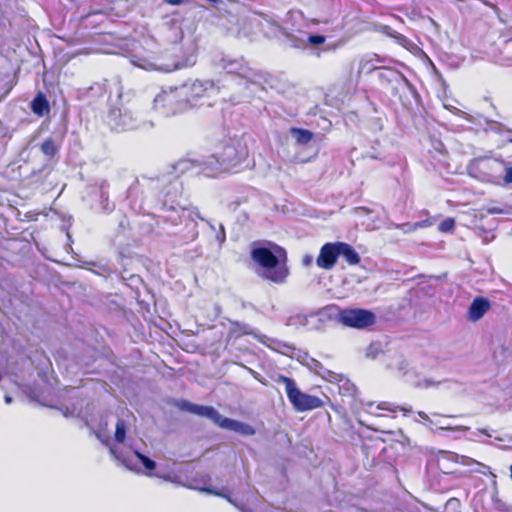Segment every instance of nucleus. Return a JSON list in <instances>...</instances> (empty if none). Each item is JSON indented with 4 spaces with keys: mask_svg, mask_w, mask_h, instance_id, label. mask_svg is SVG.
<instances>
[{
    "mask_svg": "<svg viewBox=\"0 0 512 512\" xmlns=\"http://www.w3.org/2000/svg\"><path fill=\"white\" fill-rule=\"evenodd\" d=\"M107 426V422H105L104 425L101 424L99 429L95 431V435L103 445L109 448V452L113 458L132 471L139 472L141 471V467H144L147 474L150 475V472L155 469L156 463L141 454L130 443H127L126 422L123 419H119L116 422L113 438L110 437Z\"/></svg>",
    "mask_w": 512,
    "mask_h": 512,
    "instance_id": "1",
    "label": "nucleus"
},
{
    "mask_svg": "<svg viewBox=\"0 0 512 512\" xmlns=\"http://www.w3.org/2000/svg\"><path fill=\"white\" fill-rule=\"evenodd\" d=\"M251 259L258 265L257 273L276 284H283L289 275L286 250L270 241L254 242Z\"/></svg>",
    "mask_w": 512,
    "mask_h": 512,
    "instance_id": "2",
    "label": "nucleus"
},
{
    "mask_svg": "<svg viewBox=\"0 0 512 512\" xmlns=\"http://www.w3.org/2000/svg\"><path fill=\"white\" fill-rule=\"evenodd\" d=\"M248 156V148L242 138H233L220 145L215 154L202 163V172L209 177L236 167Z\"/></svg>",
    "mask_w": 512,
    "mask_h": 512,
    "instance_id": "3",
    "label": "nucleus"
},
{
    "mask_svg": "<svg viewBox=\"0 0 512 512\" xmlns=\"http://www.w3.org/2000/svg\"><path fill=\"white\" fill-rule=\"evenodd\" d=\"M190 216L191 212L180 201H176L171 192L168 191L165 194L159 218L163 223H169L172 226H177L185 219L187 232L182 236L184 242L194 241L198 236L197 223Z\"/></svg>",
    "mask_w": 512,
    "mask_h": 512,
    "instance_id": "4",
    "label": "nucleus"
},
{
    "mask_svg": "<svg viewBox=\"0 0 512 512\" xmlns=\"http://www.w3.org/2000/svg\"><path fill=\"white\" fill-rule=\"evenodd\" d=\"M275 382L285 385L287 397L296 411L303 412L323 406V401L319 397L300 391L292 378L277 375Z\"/></svg>",
    "mask_w": 512,
    "mask_h": 512,
    "instance_id": "5",
    "label": "nucleus"
},
{
    "mask_svg": "<svg viewBox=\"0 0 512 512\" xmlns=\"http://www.w3.org/2000/svg\"><path fill=\"white\" fill-rule=\"evenodd\" d=\"M153 109L164 116H171L186 109L180 87L162 88L154 97Z\"/></svg>",
    "mask_w": 512,
    "mask_h": 512,
    "instance_id": "6",
    "label": "nucleus"
},
{
    "mask_svg": "<svg viewBox=\"0 0 512 512\" xmlns=\"http://www.w3.org/2000/svg\"><path fill=\"white\" fill-rule=\"evenodd\" d=\"M337 319L344 326L365 329L375 323L376 316L366 309H344L338 312Z\"/></svg>",
    "mask_w": 512,
    "mask_h": 512,
    "instance_id": "7",
    "label": "nucleus"
},
{
    "mask_svg": "<svg viewBox=\"0 0 512 512\" xmlns=\"http://www.w3.org/2000/svg\"><path fill=\"white\" fill-rule=\"evenodd\" d=\"M215 89V84L210 80H195L180 86V94H182L186 109L196 105L197 101L209 94Z\"/></svg>",
    "mask_w": 512,
    "mask_h": 512,
    "instance_id": "8",
    "label": "nucleus"
},
{
    "mask_svg": "<svg viewBox=\"0 0 512 512\" xmlns=\"http://www.w3.org/2000/svg\"><path fill=\"white\" fill-rule=\"evenodd\" d=\"M107 123L112 130L126 131L137 127V118L125 107H112L107 116Z\"/></svg>",
    "mask_w": 512,
    "mask_h": 512,
    "instance_id": "9",
    "label": "nucleus"
},
{
    "mask_svg": "<svg viewBox=\"0 0 512 512\" xmlns=\"http://www.w3.org/2000/svg\"><path fill=\"white\" fill-rule=\"evenodd\" d=\"M296 359L311 372L320 376L328 382H338L341 380V375L328 370L318 360L312 358L307 352L298 350L296 352Z\"/></svg>",
    "mask_w": 512,
    "mask_h": 512,
    "instance_id": "10",
    "label": "nucleus"
},
{
    "mask_svg": "<svg viewBox=\"0 0 512 512\" xmlns=\"http://www.w3.org/2000/svg\"><path fill=\"white\" fill-rule=\"evenodd\" d=\"M219 66L227 71V73L238 75L242 78L254 80L256 73L250 68L243 58L223 57Z\"/></svg>",
    "mask_w": 512,
    "mask_h": 512,
    "instance_id": "11",
    "label": "nucleus"
},
{
    "mask_svg": "<svg viewBox=\"0 0 512 512\" xmlns=\"http://www.w3.org/2000/svg\"><path fill=\"white\" fill-rule=\"evenodd\" d=\"M177 407L182 411H186L201 417H206L217 426L220 425L221 420L223 418V416L215 408L211 406L198 405L186 400L178 401Z\"/></svg>",
    "mask_w": 512,
    "mask_h": 512,
    "instance_id": "12",
    "label": "nucleus"
},
{
    "mask_svg": "<svg viewBox=\"0 0 512 512\" xmlns=\"http://www.w3.org/2000/svg\"><path fill=\"white\" fill-rule=\"evenodd\" d=\"M177 407L182 411H186L201 417H206L217 426L220 425L221 420L223 418V416L215 408L211 406L198 405L186 400L178 401Z\"/></svg>",
    "mask_w": 512,
    "mask_h": 512,
    "instance_id": "13",
    "label": "nucleus"
},
{
    "mask_svg": "<svg viewBox=\"0 0 512 512\" xmlns=\"http://www.w3.org/2000/svg\"><path fill=\"white\" fill-rule=\"evenodd\" d=\"M196 63V55L194 52L189 53L181 59H175L170 63L154 64L145 61L143 65H139L146 70H159L162 72H172L177 69L193 66Z\"/></svg>",
    "mask_w": 512,
    "mask_h": 512,
    "instance_id": "14",
    "label": "nucleus"
},
{
    "mask_svg": "<svg viewBox=\"0 0 512 512\" xmlns=\"http://www.w3.org/2000/svg\"><path fill=\"white\" fill-rule=\"evenodd\" d=\"M338 257V242L325 243L316 258V264L319 268L330 270L336 264Z\"/></svg>",
    "mask_w": 512,
    "mask_h": 512,
    "instance_id": "15",
    "label": "nucleus"
},
{
    "mask_svg": "<svg viewBox=\"0 0 512 512\" xmlns=\"http://www.w3.org/2000/svg\"><path fill=\"white\" fill-rule=\"evenodd\" d=\"M490 309V302L483 298H475L469 306L467 319L472 322L480 320Z\"/></svg>",
    "mask_w": 512,
    "mask_h": 512,
    "instance_id": "16",
    "label": "nucleus"
},
{
    "mask_svg": "<svg viewBox=\"0 0 512 512\" xmlns=\"http://www.w3.org/2000/svg\"><path fill=\"white\" fill-rule=\"evenodd\" d=\"M219 427L226 429V430L234 431L236 433H239V434L245 435V436L254 435L256 432L255 429L251 425L244 423V422H240L238 420L230 419V418H227L224 416L221 420Z\"/></svg>",
    "mask_w": 512,
    "mask_h": 512,
    "instance_id": "17",
    "label": "nucleus"
},
{
    "mask_svg": "<svg viewBox=\"0 0 512 512\" xmlns=\"http://www.w3.org/2000/svg\"><path fill=\"white\" fill-rule=\"evenodd\" d=\"M339 256H342L349 265H357L360 262V256L356 250L349 244L338 242Z\"/></svg>",
    "mask_w": 512,
    "mask_h": 512,
    "instance_id": "18",
    "label": "nucleus"
},
{
    "mask_svg": "<svg viewBox=\"0 0 512 512\" xmlns=\"http://www.w3.org/2000/svg\"><path fill=\"white\" fill-rule=\"evenodd\" d=\"M304 19V15L299 10H292L287 13V20L291 22L292 28L295 30H301L302 28H309L313 25H317L319 21L317 19H310L306 21L305 25H296L297 22Z\"/></svg>",
    "mask_w": 512,
    "mask_h": 512,
    "instance_id": "19",
    "label": "nucleus"
},
{
    "mask_svg": "<svg viewBox=\"0 0 512 512\" xmlns=\"http://www.w3.org/2000/svg\"><path fill=\"white\" fill-rule=\"evenodd\" d=\"M31 109L32 111L39 115V116H44L45 114H47L50 110L49 108V103L46 99V97L39 93L32 101L31 103Z\"/></svg>",
    "mask_w": 512,
    "mask_h": 512,
    "instance_id": "20",
    "label": "nucleus"
},
{
    "mask_svg": "<svg viewBox=\"0 0 512 512\" xmlns=\"http://www.w3.org/2000/svg\"><path fill=\"white\" fill-rule=\"evenodd\" d=\"M291 136L295 139L298 145H306L313 139V133L307 129L291 128Z\"/></svg>",
    "mask_w": 512,
    "mask_h": 512,
    "instance_id": "21",
    "label": "nucleus"
},
{
    "mask_svg": "<svg viewBox=\"0 0 512 512\" xmlns=\"http://www.w3.org/2000/svg\"><path fill=\"white\" fill-rule=\"evenodd\" d=\"M380 78L390 82H403L407 87H411L409 80L402 73L393 69H384L380 73Z\"/></svg>",
    "mask_w": 512,
    "mask_h": 512,
    "instance_id": "22",
    "label": "nucleus"
},
{
    "mask_svg": "<svg viewBox=\"0 0 512 512\" xmlns=\"http://www.w3.org/2000/svg\"><path fill=\"white\" fill-rule=\"evenodd\" d=\"M40 148H41L42 153L48 157L55 156L59 151V145L52 138L46 139L41 144Z\"/></svg>",
    "mask_w": 512,
    "mask_h": 512,
    "instance_id": "23",
    "label": "nucleus"
},
{
    "mask_svg": "<svg viewBox=\"0 0 512 512\" xmlns=\"http://www.w3.org/2000/svg\"><path fill=\"white\" fill-rule=\"evenodd\" d=\"M194 167V163L190 160H180L178 161L174 166L173 169L176 173L182 174L189 170H191Z\"/></svg>",
    "mask_w": 512,
    "mask_h": 512,
    "instance_id": "24",
    "label": "nucleus"
},
{
    "mask_svg": "<svg viewBox=\"0 0 512 512\" xmlns=\"http://www.w3.org/2000/svg\"><path fill=\"white\" fill-rule=\"evenodd\" d=\"M100 198H101L103 210L110 211L113 209V206L109 207V205H108L107 184L105 182H103L100 186Z\"/></svg>",
    "mask_w": 512,
    "mask_h": 512,
    "instance_id": "25",
    "label": "nucleus"
},
{
    "mask_svg": "<svg viewBox=\"0 0 512 512\" xmlns=\"http://www.w3.org/2000/svg\"><path fill=\"white\" fill-rule=\"evenodd\" d=\"M376 410H384V411H389V412H396L398 409L401 410V411H404V412H410L411 409H405V408H400L398 406H394L392 403L390 402H381L379 403L376 407H375Z\"/></svg>",
    "mask_w": 512,
    "mask_h": 512,
    "instance_id": "26",
    "label": "nucleus"
},
{
    "mask_svg": "<svg viewBox=\"0 0 512 512\" xmlns=\"http://www.w3.org/2000/svg\"><path fill=\"white\" fill-rule=\"evenodd\" d=\"M251 328L247 324H241V323H233V329L232 333H236L237 336L244 335V334H250Z\"/></svg>",
    "mask_w": 512,
    "mask_h": 512,
    "instance_id": "27",
    "label": "nucleus"
},
{
    "mask_svg": "<svg viewBox=\"0 0 512 512\" xmlns=\"http://www.w3.org/2000/svg\"><path fill=\"white\" fill-rule=\"evenodd\" d=\"M325 41H326V37L323 35H309L307 37V43L311 47H317L319 45H322L325 43Z\"/></svg>",
    "mask_w": 512,
    "mask_h": 512,
    "instance_id": "28",
    "label": "nucleus"
},
{
    "mask_svg": "<svg viewBox=\"0 0 512 512\" xmlns=\"http://www.w3.org/2000/svg\"><path fill=\"white\" fill-rule=\"evenodd\" d=\"M455 226V221L452 218H447L443 220L439 225V230L441 232H450L453 230Z\"/></svg>",
    "mask_w": 512,
    "mask_h": 512,
    "instance_id": "29",
    "label": "nucleus"
},
{
    "mask_svg": "<svg viewBox=\"0 0 512 512\" xmlns=\"http://www.w3.org/2000/svg\"><path fill=\"white\" fill-rule=\"evenodd\" d=\"M380 345L378 343H372L368 348H367V351H366V356L369 357V358H376L377 355L379 354L380 352Z\"/></svg>",
    "mask_w": 512,
    "mask_h": 512,
    "instance_id": "30",
    "label": "nucleus"
},
{
    "mask_svg": "<svg viewBox=\"0 0 512 512\" xmlns=\"http://www.w3.org/2000/svg\"><path fill=\"white\" fill-rule=\"evenodd\" d=\"M409 366V363L406 359L400 357L399 359H397L396 363H395V368L400 372L402 373L403 375L406 374L407 372V368Z\"/></svg>",
    "mask_w": 512,
    "mask_h": 512,
    "instance_id": "31",
    "label": "nucleus"
},
{
    "mask_svg": "<svg viewBox=\"0 0 512 512\" xmlns=\"http://www.w3.org/2000/svg\"><path fill=\"white\" fill-rule=\"evenodd\" d=\"M422 226L423 225L421 223H414V224L404 223L401 225H397V228L401 229L405 233H408V232L414 231L415 229L422 227Z\"/></svg>",
    "mask_w": 512,
    "mask_h": 512,
    "instance_id": "32",
    "label": "nucleus"
},
{
    "mask_svg": "<svg viewBox=\"0 0 512 512\" xmlns=\"http://www.w3.org/2000/svg\"><path fill=\"white\" fill-rule=\"evenodd\" d=\"M13 381L15 382V384H16L20 389H22V390H23V392H24V393H26L27 395H29L31 398H36V397H37V394H36L34 391H32V390L30 389V387H28L27 385H25L24 383L19 382V381H18V380H16V379H15V380H13Z\"/></svg>",
    "mask_w": 512,
    "mask_h": 512,
    "instance_id": "33",
    "label": "nucleus"
},
{
    "mask_svg": "<svg viewBox=\"0 0 512 512\" xmlns=\"http://www.w3.org/2000/svg\"><path fill=\"white\" fill-rule=\"evenodd\" d=\"M215 237H216V240L219 242V245L222 246V244L226 240L225 229L222 224L219 225V230L216 231Z\"/></svg>",
    "mask_w": 512,
    "mask_h": 512,
    "instance_id": "34",
    "label": "nucleus"
},
{
    "mask_svg": "<svg viewBox=\"0 0 512 512\" xmlns=\"http://www.w3.org/2000/svg\"><path fill=\"white\" fill-rule=\"evenodd\" d=\"M345 44L344 40H338L335 43L328 44L323 48V51H335L338 48L342 47Z\"/></svg>",
    "mask_w": 512,
    "mask_h": 512,
    "instance_id": "35",
    "label": "nucleus"
},
{
    "mask_svg": "<svg viewBox=\"0 0 512 512\" xmlns=\"http://www.w3.org/2000/svg\"><path fill=\"white\" fill-rule=\"evenodd\" d=\"M200 491L207 492V493H209V494H214V495H218V496L225 497V498H227V500H228L229 502H231V503H232V500H231L228 496H226V495H225V494H223L222 492H220V491H218V490H215V489H213V488H210V487H204V488H200Z\"/></svg>",
    "mask_w": 512,
    "mask_h": 512,
    "instance_id": "36",
    "label": "nucleus"
},
{
    "mask_svg": "<svg viewBox=\"0 0 512 512\" xmlns=\"http://www.w3.org/2000/svg\"><path fill=\"white\" fill-rule=\"evenodd\" d=\"M504 184H512V166L505 167V174L503 176Z\"/></svg>",
    "mask_w": 512,
    "mask_h": 512,
    "instance_id": "37",
    "label": "nucleus"
},
{
    "mask_svg": "<svg viewBox=\"0 0 512 512\" xmlns=\"http://www.w3.org/2000/svg\"><path fill=\"white\" fill-rule=\"evenodd\" d=\"M363 405L366 407L367 411L369 413H371L372 415L380 416V414L373 411V406H374L373 402H365V403H363Z\"/></svg>",
    "mask_w": 512,
    "mask_h": 512,
    "instance_id": "38",
    "label": "nucleus"
},
{
    "mask_svg": "<svg viewBox=\"0 0 512 512\" xmlns=\"http://www.w3.org/2000/svg\"><path fill=\"white\" fill-rule=\"evenodd\" d=\"M489 214H503L505 211L500 207H489L487 209Z\"/></svg>",
    "mask_w": 512,
    "mask_h": 512,
    "instance_id": "39",
    "label": "nucleus"
},
{
    "mask_svg": "<svg viewBox=\"0 0 512 512\" xmlns=\"http://www.w3.org/2000/svg\"><path fill=\"white\" fill-rule=\"evenodd\" d=\"M494 439L499 442H512V437L507 434L503 436H495Z\"/></svg>",
    "mask_w": 512,
    "mask_h": 512,
    "instance_id": "40",
    "label": "nucleus"
},
{
    "mask_svg": "<svg viewBox=\"0 0 512 512\" xmlns=\"http://www.w3.org/2000/svg\"><path fill=\"white\" fill-rule=\"evenodd\" d=\"M64 415L67 416H80V411H77L76 408H73L72 410H69L66 408Z\"/></svg>",
    "mask_w": 512,
    "mask_h": 512,
    "instance_id": "41",
    "label": "nucleus"
},
{
    "mask_svg": "<svg viewBox=\"0 0 512 512\" xmlns=\"http://www.w3.org/2000/svg\"><path fill=\"white\" fill-rule=\"evenodd\" d=\"M313 262V256L312 255H305L302 259V263L304 266H310Z\"/></svg>",
    "mask_w": 512,
    "mask_h": 512,
    "instance_id": "42",
    "label": "nucleus"
},
{
    "mask_svg": "<svg viewBox=\"0 0 512 512\" xmlns=\"http://www.w3.org/2000/svg\"><path fill=\"white\" fill-rule=\"evenodd\" d=\"M171 185H172V189L174 191V194L176 196L180 192L181 185L178 182H174Z\"/></svg>",
    "mask_w": 512,
    "mask_h": 512,
    "instance_id": "43",
    "label": "nucleus"
},
{
    "mask_svg": "<svg viewBox=\"0 0 512 512\" xmlns=\"http://www.w3.org/2000/svg\"><path fill=\"white\" fill-rule=\"evenodd\" d=\"M477 433H479V434H483V435H485V436H487V437H489V438L494 437V436H493V433H492V432H490V431H488V430H486V429H483V430L479 429V430H477Z\"/></svg>",
    "mask_w": 512,
    "mask_h": 512,
    "instance_id": "44",
    "label": "nucleus"
},
{
    "mask_svg": "<svg viewBox=\"0 0 512 512\" xmlns=\"http://www.w3.org/2000/svg\"><path fill=\"white\" fill-rule=\"evenodd\" d=\"M495 507H496V509H498L500 511L505 510V505L498 499H495Z\"/></svg>",
    "mask_w": 512,
    "mask_h": 512,
    "instance_id": "45",
    "label": "nucleus"
},
{
    "mask_svg": "<svg viewBox=\"0 0 512 512\" xmlns=\"http://www.w3.org/2000/svg\"><path fill=\"white\" fill-rule=\"evenodd\" d=\"M417 385L421 386V387H430V386L434 385V382H432L429 379H425L422 384L419 383Z\"/></svg>",
    "mask_w": 512,
    "mask_h": 512,
    "instance_id": "46",
    "label": "nucleus"
},
{
    "mask_svg": "<svg viewBox=\"0 0 512 512\" xmlns=\"http://www.w3.org/2000/svg\"><path fill=\"white\" fill-rule=\"evenodd\" d=\"M478 464H479V465L481 466V468H482L481 470H479V472H480V473H482V474H486L487 472H489L490 467H488V466H486V465H484V464H480V463H478Z\"/></svg>",
    "mask_w": 512,
    "mask_h": 512,
    "instance_id": "47",
    "label": "nucleus"
},
{
    "mask_svg": "<svg viewBox=\"0 0 512 512\" xmlns=\"http://www.w3.org/2000/svg\"><path fill=\"white\" fill-rule=\"evenodd\" d=\"M4 400H5V403H7V404H10L12 402V398L9 395H5Z\"/></svg>",
    "mask_w": 512,
    "mask_h": 512,
    "instance_id": "48",
    "label": "nucleus"
},
{
    "mask_svg": "<svg viewBox=\"0 0 512 512\" xmlns=\"http://www.w3.org/2000/svg\"><path fill=\"white\" fill-rule=\"evenodd\" d=\"M418 414H419V416H420L422 419H424V420H427V419H428V415H427L425 412H419Z\"/></svg>",
    "mask_w": 512,
    "mask_h": 512,
    "instance_id": "49",
    "label": "nucleus"
},
{
    "mask_svg": "<svg viewBox=\"0 0 512 512\" xmlns=\"http://www.w3.org/2000/svg\"><path fill=\"white\" fill-rule=\"evenodd\" d=\"M510 477L512 479V465L510 466Z\"/></svg>",
    "mask_w": 512,
    "mask_h": 512,
    "instance_id": "50",
    "label": "nucleus"
},
{
    "mask_svg": "<svg viewBox=\"0 0 512 512\" xmlns=\"http://www.w3.org/2000/svg\"><path fill=\"white\" fill-rule=\"evenodd\" d=\"M208 224L210 225V227H211L213 230H216V229H215V227H214V225L210 224L209 222H208Z\"/></svg>",
    "mask_w": 512,
    "mask_h": 512,
    "instance_id": "51",
    "label": "nucleus"
},
{
    "mask_svg": "<svg viewBox=\"0 0 512 512\" xmlns=\"http://www.w3.org/2000/svg\"><path fill=\"white\" fill-rule=\"evenodd\" d=\"M509 143H512V137L511 138H508L507 140Z\"/></svg>",
    "mask_w": 512,
    "mask_h": 512,
    "instance_id": "52",
    "label": "nucleus"
}]
</instances>
